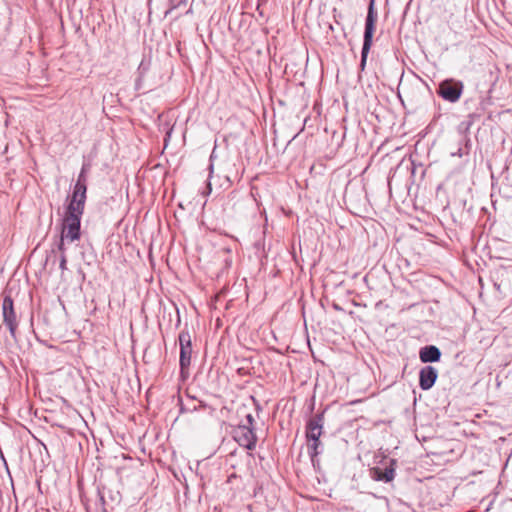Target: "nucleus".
Returning a JSON list of instances; mask_svg holds the SVG:
<instances>
[{
  "mask_svg": "<svg viewBox=\"0 0 512 512\" xmlns=\"http://www.w3.org/2000/svg\"><path fill=\"white\" fill-rule=\"evenodd\" d=\"M377 12L374 7V0H370L367 16L365 20V30H364V39H363V46L361 51V62L360 67L362 70H364V67L366 65L368 53L371 49V46L373 44V35L375 32V25L377 22Z\"/></svg>",
  "mask_w": 512,
  "mask_h": 512,
  "instance_id": "f257e3e1",
  "label": "nucleus"
},
{
  "mask_svg": "<svg viewBox=\"0 0 512 512\" xmlns=\"http://www.w3.org/2000/svg\"><path fill=\"white\" fill-rule=\"evenodd\" d=\"M83 213H77L76 211H72L66 209L63 224H62V235L69 241L73 242L80 239L81 232V217Z\"/></svg>",
  "mask_w": 512,
  "mask_h": 512,
  "instance_id": "f03ea898",
  "label": "nucleus"
},
{
  "mask_svg": "<svg viewBox=\"0 0 512 512\" xmlns=\"http://www.w3.org/2000/svg\"><path fill=\"white\" fill-rule=\"evenodd\" d=\"M464 90L462 81L453 78L441 81L437 88V94L450 103L457 102Z\"/></svg>",
  "mask_w": 512,
  "mask_h": 512,
  "instance_id": "7ed1b4c3",
  "label": "nucleus"
},
{
  "mask_svg": "<svg viewBox=\"0 0 512 512\" xmlns=\"http://www.w3.org/2000/svg\"><path fill=\"white\" fill-rule=\"evenodd\" d=\"M235 441L242 447L253 450L256 446L257 437L253 427L239 424L233 432Z\"/></svg>",
  "mask_w": 512,
  "mask_h": 512,
  "instance_id": "20e7f679",
  "label": "nucleus"
},
{
  "mask_svg": "<svg viewBox=\"0 0 512 512\" xmlns=\"http://www.w3.org/2000/svg\"><path fill=\"white\" fill-rule=\"evenodd\" d=\"M179 344H180V369L181 372L184 373L185 370H188L191 364V355H192V345H191V336L188 331H181L178 336Z\"/></svg>",
  "mask_w": 512,
  "mask_h": 512,
  "instance_id": "39448f33",
  "label": "nucleus"
},
{
  "mask_svg": "<svg viewBox=\"0 0 512 512\" xmlns=\"http://www.w3.org/2000/svg\"><path fill=\"white\" fill-rule=\"evenodd\" d=\"M2 314L4 324L8 327L11 336L15 338L18 321L14 310L13 299L9 295H6L3 299Z\"/></svg>",
  "mask_w": 512,
  "mask_h": 512,
  "instance_id": "423d86ee",
  "label": "nucleus"
},
{
  "mask_svg": "<svg viewBox=\"0 0 512 512\" xmlns=\"http://www.w3.org/2000/svg\"><path fill=\"white\" fill-rule=\"evenodd\" d=\"M397 466V461L395 459H390L389 464L384 467L376 466L370 469V477L374 481L389 483L392 482L395 478V469Z\"/></svg>",
  "mask_w": 512,
  "mask_h": 512,
  "instance_id": "0eeeda50",
  "label": "nucleus"
},
{
  "mask_svg": "<svg viewBox=\"0 0 512 512\" xmlns=\"http://www.w3.org/2000/svg\"><path fill=\"white\" fill-rule=\"evenodd\" d=\"M86 183H76L67 209L83 213L86 202Z\"/></svg>",
  "mask_w": 512,
  "mask_h": 512,
  "instance_id": "6e6552de",
  "label": "nucleus"
},
{
  "mask_svg": "<svg viewBox=\"0 0 512 512\" xmlns=\"http://www.w3.org/2000/svg\"><path fill=\"white\" fill-rule=\"evenodd\" d=\"M324 416L323 414H316L311 417L306 424V439L307 441L320 438L323 432Z\"/></svg>",
  "mask_w": 512,
  "mask_h": 512,
  "instance_id": "1a4fd4ad",
  "label": "nucleus"
},
{
  "mask_svg": "<svg viewBox=\"0 0 512 512\" xmlns=\"http://www.w3.org/2000/svg\"><path fill=\"white\" fill-rule=\"evenodd\" d=\"M438 378V371L433 366H424L419 372V386L422 390L433 387Z\"/></svg>",
  "mask_w": 512,
  "mask_h": 512,
  "instance_id": "9d476101",
  "label": "nucleus"
},
{
  "mask_svg": "<svg viewBox=\"0 0 512 512\" xmlns=\"http://www.w3.org/2000/svg\"><path fill=\"white\" fill-rule=\"evenodd\" d=\"M419 357L423 363L437 362L441 358V351L434 345H428L420 349Z\"/></svg>",
  "mask_w": 512,
  "mask_h": 512,
  "instance_id": "9b49d317",
  "label": "nucleus"
},
{
  "mask_svg": "<svg viewBox=\"0 0 512 512\" xmlns=\"http://www.w3.org/2000/svg\"><path fill=\"white\" fill-rule=\"evenodd\" d=\"M320 446H321L320 438H317V441H315V440L307 441L308 453L313 462H314L315 457L321 453V451L319 449Z\"/></svg>",
  "mask_w": 512,
  "mask_h": 512,
  "instance_id": "f8f14e48",
  "label": "nucleus"
},
{
  "mask_svg": "<svg viewBox=\"0 0 512 512\" xmlns=\"http://www.w3.org/2000/svg\"><path fill=\"white\" fill-rule=\"evenodd\" d=\"M473 121H474V114H469L468 115V120H465V121H462L459 126H458V129L460 132L462 133H466L469 131L471 125L473 124Z\"/></svg>",
  "mask_w": 512,
  "mask_h": 512,
  "instance_id": "ddd939ff",
  "label": "nucleus"
},
{
  "mask_svg": "<svg viewBox=\"0 0 512 512\" xmlns=\"http://www.w3.org/2000/svg\"><path fill=\"white\" fill-rule=\"evenodd\" d=\"M254 423H255L254 417L252 414L249 413L246 415V422H243L242 424H244V426H249V427L254 428Z\"/></svg>",
  "mask_w": 512,
  "mask_h": 512,
  "instance_id": "4468645a",
  "label": "nucleus"
},
{
  "mask_svg": "<svg viewBox=\"0 0 512 512\" xmlns=\"http://www.w3.org/2000/svg\"><path fill=\"white\" fill-rule=\"evenodd\" d=\"M186 0H170L172 8H178L180 5L184 4Z\"/></svg>",
  "mask_w": 512,
  "mask_h": 512,
  "instance_id": "2eb2a0df",
  "label": "nucleus"
},
{
  "mask_svg": "<svg viewBox=\"0 0 512 512\" xmlns=\"http://www.w3.org/2000/svg\"><path fill=\"white\" fill-rule=\"evenodd\" d=\"M84 172H85V166H83L76 183H86V178H85Z\"/></svg>",
  "mask_w": 512,
  "mask_h": 512,
  "instance_id": "dca6fc26",
  "label": "nucleus"
},
{
  "mask_svg": "<svg viewBox=\"0 0 512 512\" xmlns=\"http://www.w3.org/2000/svg\"><path fill=\"white\" fill-rule=\"evenodd\" d=\"M64 239H66V238L63 237V235L61 234V238H60V241H59V244H58V249L62 252V255L65 252Z\"/></svg>",
  "mask_w": 512,
  "mask_h": 512,
  "instance_id": "f3484780",
  "label": "nucleus"
},
{
  "mask_svg": "<svg viewBox=\"0 0 512 512\" xmlns=\"http://www.w3.org/2000/svg\"><path fill=\"white\" fill-rule=\"evenodd\" d=\"M66 263H67L66 256H65V254H63L61 256V260H60V269L61 270H65L66 269Z\"/></svg>",
  "mask_w": 512,
  "mask_h": 512,
  "instance_id": "a211bd4d",
  "label": "nucleus"
},
{
  "mask_svg": "<svg viewBox=\"0 0 512 512\" xmlns=\"http://www.w3.org/2000/svg\"><path fill=\"white\" fill-rule=\"evenodd\" d=\"M172 127L166 132V137H165V142H167L168 138H170L171 136V133H172Z\"/></svg>",
  "mask_w": 512,
  "mask_h": 512,
  "instance_id": "6ab92c4d",
  "label": "nucleus"
},
{
  "mask_svg": "<svg viewBox=\"0 0 512 512\" xmlns=\"http://www.w3.org/2000/svg\"><path fill=\"white\" fill-rule=\"evenodd\" d=\"M452 155H453V156H459V157H461V156L463 155V153H462V149H461V148H459V149H458V151H457V152H455V153H452Z\"/></svg>",
  "mask_w": 512,
  "mask_h": 512,
  "instance_id": "aec40b11",
  "label": "nucleus"
},
{
  "mask_svg": "<svg viewBox=\"0 0 512 512\" xmlns=\"http://www.w3.org/2000/svg\"><path fill=\"white\" fill-rule=\"evenodd\" d=\"M207 189H208L207 194H209L211 192V183L210 182H208V184H207Z\"/></svg>",
  "mask_w": 512,
  "mask_h": 512,
  "instance_id": "412c9836",
  "label": "nucleus"
},
{
  "mask_svg": "<svg viewBox=\"0 0 512 512\" xmlns=\"http://www.w3.org/2000/svg\"><path fill=\"white\" fill-rule=\"evenodd\" d=\"M209 169H210V173H212L213 172V165L212 164L209 166Z\"/></svg>",
  "mask_w": 512,
  "mask_h": 512,
  "instance_id": "4be33fe9",
  "label": "nucleus"
}]
</instances>
